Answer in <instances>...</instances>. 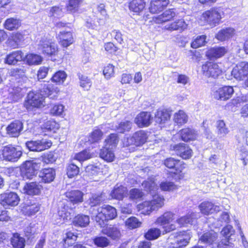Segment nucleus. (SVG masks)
<instances>
[{
	"label": "nucleus",
	"mask_w": 248,
	"mask_h": 248,
	"mask_svg": "<svg viewBox=\"0 0 248 248\" xmlns=\"http://www.w3.org/2000/svg\"><path fill=\"white\" fill-rule=\"evenodd\" d=\"M171 111L166 108H159L155 113V120L159 124H163L170 120Z\"/></svg>",
	"instance_id": "nucleus-19"
},
{
	"label": "nucleus",
	"mask_w": 248,
	"mask_h": 248,
	"mask_svg": "<svg viewBox=\"0 0 248 248\" xmlns=\"http://www.w3.org/2000/svg\"><path fill=\"white\" fill-rule=\"evenodd\" d=\"M126 192V187L117 184L110 193V195L112 198L120 200L123 199Z\"/></svg>",
	"instance_id": "nucleus-37"
},
{
	"label": "nucleus",
	"mask_w": 248,
	"mask_h": 248,
	"mask_svg": "<svg viewBox=\"0 0 248 248\" xmlns=\"http://www.w3.org/2000/svg\"><path fill=\"white\" fill-rule=\"evenodd\" d=\"M81 1L82 0H70L67 6V10L71 13L75 12Z\"/></svg>",
	"instance_id": "nucleus-63"
},
{
	"label": "nucleus",
	"mask_w": 248,
	"mask_h": 248,
	"mask_svg": "<svg viewBox=\"0 0 248 248\" xmlns=\"http://www.w3.org/2000/svg\"><path fill=\"white\" fill-rule=\"evenodd\" d=\"M234 93L232 86H225L219 88L215 93V97L217 99L227 100L230 98Z\"/></svg>",
	"instance_id": "nucleus-18"
},
{
	"label": "nucleus",
	"mask_w": 248,
	"mask_h": 248,
	"mask_svg": "<svg viewBox=\"0 0 248 248\" xmlns=\"http://www.w3.org/2000/svg\"><path fill=\"white\" fill-rule=\"evenodd\" d=\"M38 50L47 56L55 55L58 50L57 46L46 38H42L39 42Z\"/></svg>",
	"instance_id": "nucleus-7"
},
{
	"label": "nucleus",
	"mask_w": 248,
	"mask_h": 248,
	"mask_svg": "<svg viewBox=\"0 0 248 248\" xmlns=\"http://www.w3.org/2000/svg\"><path fill=\"white\" fill-rule=\"evenodd\" d=\"M235 33V31L233 28L228 27L219 31L216 34V38L220 41H224L232 37Z\"/></svg>",
	"instance_id": "nucleus-28"
},
{
	"label": "nucleus",
	"mask_w": 248,
	"mask_h": 248,
	"mask_svg": "<svg viewBox=\"0 0 248 248\" xmlns=\"http://www.w3.org/2000/svg\"><path fill=\"white\" fill-rule=\"evenodd\" d=\"M79 168L73 163L70 164L67 167V174L68 177L72 178L78 174Z\"/></svg>",
	"instance_id": "nucleus-60"
},
{
	"label": "nucleus",
	"mask_w": 248,
	"mask_h": 248,
	"mask_svg": "<svg viewBox=\"0 0 248 248\" xmlns=\"http://www.w3.org/2000/svg\"><path fill=\"white\" fill-rule=\"evenodd\" d=\"M44 98L39 93L30 92L27 96V100L25 103L27 109H31V107L40 108L44 106Z\"/></svg>",
	"instance_id": "nucleus-10"
},
{
	"label": "nucleus",
	"mask_w": 248,
	"mask_h": 248,
	"mask_svg": "<svg viewBox=\"0 0 248 248\" xmlns=\"http://www.w3.org/2000/svg\"><path fill=\"white\" fill-rule=\"evenodd\" d=\"M232 75L237 80H243L248 76V63L243 62L238 63L233 68Z\"/></svg>",
	"instance_id": "nucleus-11"
},
{
	"label": "nucleus",
	"mask_w": 248,
	"mask_h": 248,
	"mask_svg": "<svg viewBox=\"0 0 248 248\" xmlns=\"http://www.w3.org/2000/svg\"><path fill=\"white\" fill-rule=\"evenodd\" d=\"M27 62L29 65L39 64L41 63L43 58L37 54H29L25 57Z\"/></svg>",
	"instance_id": "nucleus-52"
},
{
	"label": "nucleus",
	"mask_w": 248,
	"mask_h": 248,
	"mask_svg": "<svg viewBox=\"0 0 248 248\" xmlns=\"http://www.w3.org/2000/svg\"><path fill=\"white\" fill-rule=\"evenodd\" d=\"M23 129V124L19 121H15L6 128L7 133L12 137H18Z\"/></svg>",
	"instance_id": "nucleus-21"
},
{
	"label": "nucleus",
	"mask_w": 248,
	"mask_h": 248,
	"mask_svg": "<svg viewBox=\"0 0 248 248\" xmlns=\"http://www.w3.org/2000/svg\"><path fill=\"white\" fill-rule=\"evenodd\" d=\"M237 140L239 142H245L248 145V131L245 129L240 130Z\"/></svg>",
	"instance_id": "nucleus-64"
},
{
	"label": "nucleus",
	"mask_w": 248,
	"mask_h": 248,
	"mask_svg": "<svg viewBox=\"0 0 248 248\" xmlns=\"http://www.w3.org/2000/svg\"><path fill=\"white\" fill-rule=\"evenodd\" d=\"M161 234V231L158 228H151L145 234V237L148 240L157 238Z\"/></svg>",
	"instance_id": "nucleus-56"
},
{
	"label": "nucleus",
	"mask_w": 248,
	"mask_h": 248,
	"mask_svg": "<svg viewBox=\"0 0 248 248\" xmlns=\"http://www.w3.org/2000/svg\"><path fill=\"white\" fill-rule=\"evenodd\" d=\"M52 145L50 140L42 139L40 140H31L26 142V146L31 151L41 152L49 148Z\"/></svg>",
	"instance_id": "nucleus-9"
},
{
	"label": "nucleus",
	"mask_w": 248,
	"mask_h": 248,
	"mask_svg": "<svg viewBox=\"0 0 248 248\" xmlns=\"http://www.w3.org/2000/svg\"><path fill=\"white\" fill-rule=\"evenodd\" d=\"M11 243L15 248H24L25 246L24 238L18 233H14L11 238Z\"/></svg>",
	"instance_id": "nucleus-44"
},
{
	"label": "nucleus",
	"mask_w": 248,
	"mask_h": 248,
	"mask_svg": "<svg viewBox=\"0 0 248 248\" xmlns=\"http://www.w3.org/2000/svg\"><path fill=\"white\" fill-rule=\"evenodd\" d=\"M90 223L89 216L84 215H78L74 218L73 223L75 226L85 227Z\"/></svg>",
	"instance_id": "nucleus-42"
},
{
	"label": "nucleus",
	"mask_w": 248,
	"mask_h": 248,
	"mask_svg": "<svg viewBox=\"0 0 248 248\" xmlns=\"http://www.w3.org/2000/svg\"><path fill=\"white\" fill-rule=\"evenodd\" d=\"M222 15L221 10L214 8L204 12L202 18L210 26L215 27L220 23Z\"/></svg>",
	"instance_id": "nucleus-3"
},
{
	"label": "nucleus",
	"mask_w": 248,
	"mask_h": 248,
	"mask_svg": "<svg viewBox=\"0 0 248 248\" xmlns=\"http://www.w3.org/2000/svg\"><path fill=\"white\" fill-rule=\"evenodd\" d=\"M19 202L18 196L14 192L4 194L1 196L0 203L5 208L9 206H15L18 204Z\"/></svg>",
	"instance_id": "nucleus-14"
},
{
	"label": "nucleus",
	"mask_w": 248,
	"mask_h": 248,
	"mask_svg": "<svg viewBox=\"0 0 248 248\" xmlns=\"http://www.w3.org/2000/svg\"><path fill=\"white\" fill-rule=\"evenodd\" d=\"M202 74L206 77L217 78L222 72L221 66L217 63L207 62L202 65Z\"/></svg>",
	"instance_id": "nucleus-6"
},
{
	"label": "nucleus",
	"mask_w": 248,
	"mask_h": 248,
	"mask_svg": "<svg viewBox=\"0 0 248 248\" xmlns=\"http://www.w3.org/2000/svg\"><path fill=\"white\" fill-rule=\"evenodd\" d=\"M173 150L175 153L184 159L189 158L192 156V151L185 143H179L175 145Z\"/></svg>",
	"instance_id": "nucleus-17"
},
{
	"label": "nucleus",
	"mask_w": 248,
	"mask_h": 248,
	"mask_svg": "<svg viewBox=\"0 0 248 248\" xmlns=\"http://www.w3.org/2000/svg\"><path fill=\"white\" fill-rule=\"evenodd\" d=\"M164 165L169 169H175L176 172H181L186 168V164L183 161L174 159L173 158H167L164 161Z\"/></svg>",
	"instance_id": "nucleus-24"
},
{
	"label": "nucleus",
	"mask_w": 248,
	"mask_h": 248,
	"mask_svg": "<svg viewBox=\"0 0 248 248\" xmlns=\"http://www.w3.org/2000/svg\"><path fill=\"white\" fill-rule=\"evenodd\" d=\"M39 206L35 204H32L31 205L25 204L22 207V211L25 215L32 216L34 215L39 210Z\"/></svg>",
	"instance_id": "nucleus-51"
},
{
	"label": "nucleus",
	"mask_w": 248,
	"mask_h": 248,
	"mask_svg": "<svg viewBox=\"0 0 248 248\" xmlns=\"http://www.w3.org/2000/svg\"><path fill=\"white\" fill-rule=\"evenodd\" d=\"M102 166L100 163L89 165L85 169L86 172L90 175H96L100 172Z\"/></svg>",
	"instance_id": "nucleus-58"
},
{
	"label": "nucleus",
	"mask_w": 248,
	"mask_h": 248,
	"mask_svg": "<svg viewBox=\"0 0 248 248\" xmlns=\"http://www.w3.org/2000/svg\"><path fill=\"white\" fill-rule=\"evenodd\" d=\"M188 23L184 19H180L165 26V29L169 31H182L187 27Z\"/></svg>",
	"instance_id": "nucleus-33"
},
{
	"label": "nucleus",
	"mask_w": 248,
	"mask_h": 248,
	"mask_svg": "<svg viewBox=\"0 0 248 248\" xmlns=\"http://www.w3.org/2000/svg\"><path fill=\"white\" fill-rule=\"evenodd\" d=\"M22 154V152L19 148L12 145L3 147L1 150V155L3 159L11 162L17 161Z\"/></svg>",
	"instance_id": "nucleus-5"
},
{
	"label": "nucleus",
	"mask_w": 248,
	"mask_h": 248,
	"mask_svg": "<svg viewBox=\"0 0 248 248\" xmlns=\"http://www.w3.org/2000/svg\"><path fill=\"white\" fill-rule=\"evenodd\" d=\"M174 214L171 212H165L156 219L155 223L162 226L165 233L169 232L176 229L175 224H170V223L174 219Z\"/></svg>",
	"instance_id": "nucleus-4"
},
{
	"label": "nucleus",
	"mask_w": 248,
	"mask_h": 248,
	"mask_svg": "<svg viewBox=\"0 0 248 248\" xmlns=\"http://www.w3.org/2000/svg\"><path fill=\"white\" fill-rule=\"evenodd\" d=\"M67 78V74L63 71H59L56 72L51 78L53 82L57 84H62L65 80Z\"/></svg>",
	"instance_id": "nucleus-50"
},
{
	"label": "nucleus",
	"mask_w": 248,
	"mask_h": 248,
	"mask_svg": "<svg viewBox=\"0 0 248 248\" xmlns=\"http://www.w3.org/2000/svg\"><path fill=\"white\" fill-rule=\"evenodd\" d=\"M188 116L183 110H179L175 112L173 115V121L174 123L178 125H182L188 121Z\"/></svg>",
	"instance_id": "nucleus-41"
},
{
	"label": "nucleus",
	"mask_w": 248,
	"mask_h": 248,
	"mask_svg": "<svg viewBox=\"0 0 248 248\" xmlns=\"http://www.w3.org/2000/svg\"><path fill=\"white\" fill-rule=\"evenodd\" d=\"M206 36L205 35H200L191 43V46L193 48H197L203 46L206 43Z\"/></svg>",
	"instance_id": "nucleus-55"
},
{
	"label": "nucleus",
	"mask_w": 248,
	"mask_h": 248,
	"mask_svg": "<svg viewBox=\"0 0 248 248\" xmlns=\"http://www.w3.org/2000/svg\"><path fill=\"white\" fill-rule=\"evenodd\" d=\"M105 200L102 193L93 194L89 199V204L91 206L90 213L92 216V211L94 208H100L98 205Z\"/></svg>",
	"instance_id": "nucleus-27"
},
{
	"label": "nucleus",
	"mask_w": 248,
	"mask_h": 248,
	"mask_svg": "<svg viewBox=\"0 0 248 248\" xmlns=\"http://www.w3.org/2000/svg\"><path fill=\"white\" fill-rule=\"evenodd\" d=\"M66 197L73 204L83 202V193L79 190H71L65 193Z\"/></svg>",
	"instance_id": "nucleus-32"
},
{
	"label": "nucleus",
	"mask_w": 248,
	"mask_h": 248,
	"mask_svg": "<svg viewBox=\"0 0 248 248\" xmlns=\"http://www.w3.org/2000/svg\"><path fill=\"white\" fill-rule=\"evenodd\" d=\"M59 128V124L55 121H49L43 125L42 129L45 135L51 136L52 134L55 133Z\"/></svg>",
	"instance_id": "nucleus-34"
},
{
	"label": "nucleus",
	"mask_w": 248,
	"mask_h": 248,
	"mask_svg": "<svg viewBox=\"0 0 248 248\" xmlns=\"http://www.w3.org/2000/svg\"><path fill=\"white\" fill-rule=\"evenodd\" d=\"M233 232V230L232 226L229 225L224 227L221 232V233L225 238L218 243L217 248H232L234 247L233 244L230 242L227 238L230 237Z\"/></svg>",
	"instance_id": "nucleus-12"
},
{
	"label": "nucleus",
	"mask_w": 248,
	"mask_h": 248,
	"mask_svg": "<svg viewBox=\"0 0 248 248\" xmlns=\"http://www.w3.org/2000/svg\"><path fill=\"white\" fill-rule=\"evenodd\" d=\"M176 16L175 10L174 9L166 10L161 15L158 16L155 18V22L157 23L165 22L171 20Z\"/></svg>",
	"instance_id": "nucleus-38"
},
{
	"label": "nucleus",
	"mask_w": 248,
	"mask_h": 248,
	"mask_svg": "<svg viewBox=\"0 0 248 248\" xmlns=\"http://www.w3.org/2000/svg\"><path fill=\"white\" fill-rule=\"evenodd\" d=\"M79 84L84 90L88 91L92 86V81L86 76L79 74Z\"/></svg>",
	"instance_id": "nucleus-53"
},
{
	"label": "nucleus",
	"mask_w": 248,
	"mask_h": 248,
	"mask_svg": "<svg viewBox=\"0 0 248 248\" xmlns=\"http://www.w3.org/2000/svg\"><path fill=\"white\" fill-rule=\"evenodd\" d=\"M55 175V170L52 168H45L40 171L39 176L42 182L49 183L54 180Z\"/></svg>",
	"instance_id": "nucleus-26"
},
{
	"label": "nucleus",
	"mask_w": 248,
	"mask_h": 248,
	"mask_svg": "<svg viewBox=\"0 0 248 248\" xmlns=\"http://www.w3.org/2000/svg\"><path fill=\"white\" fill-rule=\"evenodd\" d=\"M160 187L163 191H173L177 188V186L173 182L163 181L160 184Z\"/></svg>",
	"instance_id": "nucleus-61"
},
{
	"label": "nucleus",
	"mask_w": 248,
	"mask_h": 248,
	"mask_svg": "<svg viewBox=\"0 0 248 248\" xmlns=\"http://www.w3.org/2000/svg\"><path fill=\"white\" fill-rule=\"evenodd\" d=\"M180 135L183 140L188 141L196 139L197 134L194 129L186 128L181 130L180 131Z\"/></svg>",
	"instance_id": "nucleus-35"
},
{
	"label": "nucleus",
	"mask_w": 248,
	"mask_h": 248,
	"mask_svg": "<svg viewBox=\"0 0 248 248\" xmlns=\"http://www.w3.org/2000/svg\"><path fill=\"white\" fill-rule=\"evenodd\" d=\"M103 234L107 235L113 239H116L120 236V231L116 226L110 225L102 229Z\"/></svg>",
	"instance_id": "nucleus-36"
},
{
	"label": "nucleus",
	"mask_w": 248,
	"mask_h": 248,
	"mask_svg": "<svg viewBox=\"0 0 248 248\" xmlns=\"http://www.w3.org/2000/svg\"><path fill=\"white\" fill-rule=\"evenodd\" d=\"M24 58L23 53L20 50H16L8 54L5 59L4 62L8 64L14 65Z\"/></svg>",
	"instance_id": "nucleus-25"
},
{
	"label": "nucleus",
	"mask_w": 248,
	"mask_h": 248,
	"mask_svg": "<svg viewBox=\"0 0 248 248\" xmlns=\"http://www.w3.org/2000/svg\"><path fill=\"white\" fill-rule=\"evenodd\" d=\"M227 49L224 46L214 47L209 49L206 56L210 59L219 58L225 55Z\"/></svg>",
	"instance_id": "nucleus-31"
},
{
	"label": "nucleus",
	"mask_w": 248,
	"mask_h": 248,
	"mask_svg": "<svg viewBox=\"0 0 248 248\" xmlns=\"http://www.w3.org/2000/svg\"><path fill=\"white\" fill-rule=\"evenodd\" d=\"M100 156L102 159L108 162L113 161L115 157L112 149L106 146L101 150Z\"/></svg>",
	"instance_id": "nucleus-43"
},
{
	"label": "nucleus",
	"mask_w": 248,
	"mask_h": 248,
	"mask_svg": "<svg viewBox=\"0 0 248 248\" xmlns=\"http://www.w3.org/2000/svg\"><path fill=\"white\" fill-rule=\"evenodd\" d=\"M152 117L150 112L142 111L135 119V123L140 127H147L152 123Z\"/></svg>",
	"instance_id": "nucleus-16"
},
{
	"label": "nucleus",
	"mask_w": 248,
	"mask_h": 248,
	"mask_svg": "<svg viewBox=\"0 0 248 248\" xmlns=\"http://www.w3.org/2000/svg\"><path fill=\"white\" fill-rule=\"evenodd\" d=\"M216 127L217 135L220 137H225L230 132L223 120H220L217 121Z\"/></svg>",
	"instance_id": "nucleus-45"
},
{
	"label": "nucleus",
	"mask_w": 248,
	"mask_h": 248,
	"mask_svg": "<svg viewBox=\"0 0 248 248\" xmlns=\"http://www.w3.org/2000/svg\"><path fill=\"white\" fill-rule=\"evenodd\" d=\"M170 2L169 0H151L149 10L151 13L156 14L162 11Z\"/></svg>",
	"instance_id": "nucleus-22"
},
{
	"label": "nucleus",
	"mask_w": 248,
	"mask_h": 248,
	"mask_svg": "<svg viewBox=\"0 0 248 248\" xmlns=\"http://www.w3.org/2000/svg\"><path fill=\"white\" fill-rule=\"evenodd\" d=\"M147 139V133L143 130H140L135 132L132 137L128 138L127 142L129 145H135L139 146L144 144Z\"/></svg>",
	"instance_id": "nucleus-13"
},
{
	"label": "nucleus",
	"mask_w": 248,
	"mask_h": 248,
	"mask_svg": "<svg viewBox=\"0 0 248 248\" xmlns=\"http://www.w3.org/2000/svg\"><path fill=\"white\" fill-rule=\"evenodd\" d=\"M92 211V217L101 227H103L108 220L112 219L117 216L115 208L110 205H104L100 208H94Z\"/></svg>",
	"instance_id": "nucleus-2"
},
{
	"label": "nucleus",
	"mask_w": 248,
	"mask_h": 248,
	"mask_svg": "<svg viewBox=\"0 0 248 248\" xmlns=\"http://www.w3.org/2000/svg\"><path fill=\"white\" fill-rule=\"evenodd\" d=\"M145 7V2L142 0H133L129 3V9L135 13L141 12Z\"/></svg>",
	"instance_id": "nucleus-49"
},
{
	"label": "nucleus",
	"mask_w": 248,
	"mask_h": 248,
	"mask_svg": "<svg viewBox=\"0 0 248 248\" xmlns=\"http://www.w3.org/2000/svg\"><path fill=\"white\" fill-rule=\"evenodd\" d=\"M142 186L145 190L150 192L153 196V199L151 201H145L141 204L138 205L140 213L144 215H149L155 210H157L161 208L164 202V199L163 196L156 194V191L158 189V187L155 182L152 179H148L142 183Z\"/></svg>",
	"instance_id": "nucleus-1"
},
{
	"label": "nucleus",
	"mask_w": 248,
	"mask_h": 248,
	"mask_svg": "<svg viewBox=\"0 0 248 248\" xmlns=\"http://www.w3.org/2000/svg\"><path fill=\"white\" fill-rule=\"evenodd\" d=\"M36 164L34 160L26 161L22 167V175L24 178L31 179L35 174L34 164Z\"/></svg>",
	"instance_id": "nucleus-20"
},
{
	"label": "nucleus",
	"mask_w": 248,
	"mask_h": 248,
	"mask_svg": "<svg viewBox=\"0 0 248 248\" xmlns=\"http://www.w3.org/2000/svg\"><path fill=\"white\" fill-rule=\"evenodd\" d=\"M60 44L67 47L74 42V39L70 31H61L58 35Z\"/></svg>",
	"instance_id": "nucleus-30"
},
{
	"label": "nucleus",
	"mask_w": 248,
	"mask_h": 248,
	"mask_svg": "<svg viewBox=\"0 0 248 248\" xmlns=\"http://www.w3.org/2000/svg\"><path fill=\"white\" fill-rule=\"evenodd\" d=\"M118 138L117 134H111L109 135L108 138L106 140V147H109L111 149H113L114 148L118 142Z\"/></svg>",
	"instance_id": "nucleus-54"
},
{
	"label": "nucleus",
	"mask_w": 248,
	"mask_h": 248,
	"mask_svg": "<svg viewBox=\"0 0 248 248\" xmlns=\"http://www.w3.org/2000/svg\"><path fill=\"white\" fill-rule=\"evenodd\" d=\"M92 154L89 152V150H85L80 153L76 154L74 157V159L81 162L90 159L92 158Z\"/></svg>",
	"instance_id": "nucleus-57"
},
{
	"label": "nucleus",
	"mask_w": 248,
	"mask_h": 248,
	"mask_svg": "<svg viewBox=\"0 0 248 248\" xmlns=\"http://www.w3.org/2000/svg\"><path fill=\"white\" fill-rule=\"evenodd\" d=\"M192 234L189 231H182L171 234L169 237V241L174 240L181 248L186 246L189 243Z\"/></svg>",
	"instance_id": "nucleus-8"
},
{
	"label": "nucleus",
	"mask_w": 248,
	"mask_h": 248,
	"mask_svg": "<svg viewBox=\"0 0 248 248\" xmlns=\"http://www.w3.org/2000/svg\"><path fill=\"white\" fill-rule=\"evenodd\" d=\"M20 26L19 20L16 18H10L6 20L4 23L5 29L9 31L17 29Z\"/></svg>",
	"instance_id": "nucleus-47"
},
{
	"label": "nucleus",
	"mask_w": 248,
	"mask_h": 248,
	"mask_svg": "<svg viewBox=\"0 0 248 248\" xmlns=\"http://www.w3.org/2000/svg\"><path fill=\"white\" fill-rule=\"evenodd\" d=\"M131 127L132 123L128 121H125L116 125L113 129L119 133H124L125 132L129 131Z\"/></svg>",
	"instance_id": "nucleus-48"
},
{
	"label": "nucleus",
	"mask_w": 248,
	"mask_h": 248,
	"mask_svg": "<svg viewBox=\"0 0 248 248\" xmlns=\"http://www.w3.org/2000/svg\"><path fill=\"white\" fill-rule=\"evenodd\" d=\"M24 40V36L22 33L20 32L15 33L9 39V44L14 48L17 47L19 44Z\"/></svg>",
	"instance_id": "nucleus-46"
},
{
	"label": "nucleus",
	"mask_w": 248,
	"mask_h": 248,
	"mask_svg": "<svg viewBox=\"0 0 248 248\" xmlns=\"http://www.w3.org/2000/svg\"><path fill=\"white\" fill-rule=\"evenodd\" d=\"M140 222L136 217H131L125 221V225L130 229H134L140 227L141 225Z\"/></svg>",
	"instance_id": "nucleus-62"
},
{
	"label": "nucleus",
	"mask_w": 248,
	"mask_h": 248,
	"mask_svg": "<svg viewBox=\"0 0 248 248\" xmlns=\"http://www.w3.org/2000/svg\"><path fill=\"white\" fill-rule=\"evenodd\" d=\"M217 234L214 232H209L204 233L200 238V240L212 248L217 247Z\"/></svg>",
	"instance_id": "nucleus-23"
},
{
	"label": "nucleus",
	"mask_w": 248,
	"mask_h": 248,
	"mask_svg": "<svg viewBox=\"0 0 248 248\" xmlns=\"http://www.w3.org/2000/svg\"><path fill=\"white\" fill-rule=\"evenodd\" d=\"M56 89L52 84L46 83L41 85L39 93L44 98L46 97H49L54 93H56Z\"/></svg>",
	"instance_id": "nucleus-40"
},
{
	"label": "nucleus",
	"mask_w": 248,
	"mask_h": 248,
	"mask_svg": "<svg viewBox=\"0 0 248 248\" xmlns=\"http://www.w3.org/2000/svg\"><path fill=\"white\" fill-rule=\"evenodd\" d=\"M41 188L42 186L36 182H32L27 184L24 186V190L27 194L34 195H38L40 193Z\"/></svg>",
	"instance_id": "nucleus-39"
},
{
	"label": "nucleus",
	"mask_w": 248,
	"mask_h": 248,
	"mask_svg": "<svg viewBox=\"0 0 248 248\" xmlns=\"http://www.w3.org/2000/svg\"><path fill=\"white\" fill-rule=\"evenodd\" d=\"M103 133L99 129L96 128L93 130L90 135L89 140L92 142H98L102 139Z\"/></svg>",
	"instance_id": "nucleus-59"
},
{
	"label": "nucleus",
	"mask_w": 248,
	"mask_h": 248,
	"mask_svg": "<svg viewBox=\"0 0 248 248\" xmlns=\"http://www.w3.org/2000/svg\"><path fill=\"white\" fill-rule=\"evenodd\" d=\"M201 213L205 215L216 213L221 210V207L210 201H204L199 205Z\"/></svg>",
	"instance_id": "nucleus-15"
},
{
	"label": "nucleus",
	"mask_w": 248,
	"mask_h": 248,
	"mask_svg": "<svg viewBox=\"0 0 248 248\" xmlns=\"http://www.w3.org/2000/svg\"><path fill=\"white\" fill-rule=\"evenodd\" d=\"M198 216L196 213H191L179 218L176 222L180 227L187 226L188 224H192Z\"/></svg>",
	"instance_id": "nucleus-29"
}]
</instances>
